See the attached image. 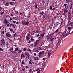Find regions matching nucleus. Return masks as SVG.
Wrapping results in <instances>:
<instances>
[{
    "label": "nucleus",
    "mask_w": 73,
    "mask_h": 73,
    "mask_svg": "<svg viewBox=\"0 0 73 73\" xmlns=\"http://www.w3.org/2000/svg\"><path fill=\"white\" fill-rule=\"evenodd\" d=\"M12 53H16V52L14 51H12Z\"/></svg>",
    "instance_id": "40"
},
{
    "label": "nucleus",
    "mask_w": 73,
    "mask_h": 73,
    "mask_svg": "<svg viewBox=\"0 0 73 73\" xmlns=\"http://www.w3.org/2000/svg\"><path fill=\"white\" fill-rule=\"evenodd\" d=\"M16 21H13V23H16Z\"/></svg>",
    "instance_id": "51"
},
{
    "label": "nucleus",
    "mask_w": 73,
    "mask_h": 73,
    "mask_svg": "<svg viewBox=\"0 0 73 73\" xmlns=\"http://www.w3.org/2000/svg\"><path fill=\"white\" fill-rule=\"evenodd\" d=\"M30 36V34L29 33L27 34V36Z\"/></svg>",
    "instance_id": "48"
},
{
    "label": "nucleus",
    "mask_w": 73,
    "mask_h": 73,
    "mask_svg": "<svg viewBox=\"0 0 73 73\" xmlns=\"http://www.w3.org/2000/svg\"><path fill=\"white\" fill-rule=\"evenodd\" d=\"M36 71L37 72V73H40V72H41V70H40L39 68H37L36 69Z\"/></svg>",
    "instance_id": "6"
},
{
    "label": "nucleus",
    "mask_w": 73,
    "mask_h": 73,
    "mask_svg": "<svg viewBox=\"0 0 73 73\" xmlns=\"http://www.w3.org/2000/svg\"><path fill=\"white\" fill-rule=\"evenodd\" d=\"M34 56H36V55H37V54L35 53L34 54Z\"/></svg>",
    "instance_id": "55"
},
{
    "label": "nucleus",
    "mask_w": 73,
    "mask_h": 73,
    "mask_svg": "<svg viewBox=\"0 0 73 73\" xmlns=\"http://www.w3.org/2000/svg\"><path fill=\"white\" fill-rule=\"evenodd\" d=\"M64 12L65 13H66L68 12V10L67 9H64Z\"/></svg>",
    "instance_id": "19"
},
{
    "label": "nucleus",
    "mask_w": 73,
    "mask_h": 73,
    "mask_svg": "<svg viewBox=\"0 0 73 73\" xmlns=\"http://www.w3.org/2000/svg\"><path fill=\"white\" fill-rule=\"evenodd\" d=\"M65 8L66 9H68V6H65Z\"/></svg>",
    "instance_id": "35"
},
{
    "label": "nucleus",
    "mask_w": 73,
    "mask_h": 73,
    "mask_svg": "<svg viewBox=\"0 0 73 73\" xmlns=\"http://www.w3.org/2000/svg\"><path fill=\"white\" fill-rule=\"evenodd\" d=\"M71 14V10H69L68 13V15Z\"/></svg>",
    "instance_id": "17"
},
{
    "label": "nucleus",
    "mask_w": 73,
    "mask_h": 73,
    "mask_svg": "<svg viewBox=\"0 0 73 73\" xmlns=\"http://www.w3.org/2000/svg\"><path fill=\"white\" fill-rule=\"evenodd\" d=\"M32 69H30L29 70V72H30V73H31V72H32Z\"/></svg>",
    "instance_id": "27"
},
{
    "label": "nucleus",
    "mask_w": 73,
    "mask_h": 73,
    "mask_svg": "<svg viewBox=\"0 0 73 73\" xmlns=\"http://www.w3.org/2000/svg\"><path fill=\"white\" fill-rule=\"evenodd\" d=\"M64 6V7H66V6L67 5V4H65L63 5Z\"/></svg>",
    "instance_id": "41"
},
{
    "label": "nucleus",
    "mask_w": 73,
    "mask_h": 73,
    "mask_svg": "<svg viewBox=\"0 0 73 73\" xmlns=\"http://www.w3.org/2000/svg\"><path fill=\"white\" fill-rule=\"evenodd\" d=\"M73 22H70L69 24V25H73Z\"/></svg>",
    "instance_id": "23"
},
{
    "label": "nucleus",
    "mask_w": 73,
    "mask_h": 73,
    "mask_svg": "<svg viewBox=\"0 0 73 73\" xmlns=\"http://www.w3.org/2000/svg\"><path fill=\"white\" fill-rule=\"evenodd\" d=\"M44 12L43 11H42L40 13V15H43V14H44Z\"/></svg>",
    "instance_id": "30"
},
{
    "label": "nucleus",
    "mask_w": 73,
    "mask_h": 73,
    "mask_svg": "<svg viewBox=\"0 0 73 73\" xmlns=\"http://www.w3.org/2000/svg\"><path fill=\"white\" fill-rule=\"evenodd\" d=\"M29 64H32V62H31V60H30L29 62Z\"/></svg>",
    "instance_id": "31"
},
{
    "label": "nucleus",
    "mask_w": 73,
    "mask_h": 73,
    "mask_svg": "<svg viewBox=\"0 0 73 73\" xmlns=\"http://www.w3.org/2000/svg\"><path fill=\"white\" fill-rule=\"evenodd\" d=\"M16 33H15L14 35V36H16Z\"/></svg>",
    "instance_id": "63"
},
{
    "label": "nucleus",
    "mask_w": 73,
    "mask_h": 73,
    "mask_svg": "<svg viewBox=\"0 0 73 73\" xmlns=\"http://www.w3.org/2000/svg\"><path fill=\"white\" fill-rule=\"evenodd\" d=\"M4 13V11L2 12L1 13V15H3Z\"/></svg>",
    "instance_id": "57"
},
{
    "label": "nucleus",
    "mask_w": 73,
    "mask_h": 73,
    "mask_svg": "<svg viewBox=\"0 0 73 73\" xmlns=\"http://www.w3.org/2000/svg\"><path fill=\"white\" fill-rule=\"evenodd\" d=\"M40 35H41V37L43 38L44 36V33H42Z\"/></svg>",
    "instance_id": "11"
},
{
    "label": "nucleus",
    "mask_w": 73,
    "mask_h": 73,
    "mask_svg": "<svg viewBox=\"0 0 73 73\" xmlns=\"http://www.w3.org/2000/svg\"><path fill=\"white\" fill-rule=\"evenodd\" d=\"M5 5H6V6H8V5H9V3H8V2H7L5 3Z\"/></svg>",
    "instance_id": "26"
},
{
    "label": "nucleus",
    "mask_w": 73,
    "mask_h": 73,
    "mask_svg": "<svg viewBox=\"0 0 73 73\" xmlns=\"http://www.w3.org/2000/svg\"><path fill=\"white\" fill-rule=\"evenodd\" d=\"M0 51H3V49H2V48H0Z\"/></svg>",
    "instance_id": "39"
},
{
    "label": "nucleus",
    "mask_w": 73,
    "mask_h": 73,
    "mask_svg": "<svg viewBox=\"0 0 73 73\" xmlns=\"http://www.w3.org/2000/svg\"><path fill=\"white\" fill-rule=\"evenodd\" d=\"M9 4L11 5H15V3L14 2H10L9 3Z\"/></svg>",
    "instance_id": "12"
},
{
    "label": "nucleus",
    "mask_w": 73,
    "mask_h": 73,
    "mask_svg": "<svg viewBox=\"0 0 73 73\" xmlns=\"http://www.w3.org/2000/svg\"><path fill=\"white\" fill-rule=\"evenodd\" d=\"M51 53H52V52L51 51H50L48 52V56H50Z\"/></svg>",
    "instance_id": "16"
},
{
    "label": "nucleus",
    "mask_w": 73,
    "mask_h": 73,
    "mask_svg": "<svg viewBox=\"0 0 73 73\" xmlns=\"http://www.w3.org/2000/svg\"><path fill=\"white\" fill-rule=\"evenodd\" d=\"M25 56H27L28 58H29V53L27 52H25Z\"/></svg>",
    "instance_id": "5"
},
{
    "label": "nucleus",
    "mask_w": 73,
    "mask_h": 73,
    "mask_svg": "<svg viewBox=\"0 0 73 73\" xmlns=\"http://www.w3.org/2000/svg\"><path fill=\"white\" fill-rule=\"evenodd\" d=\"M18 50H19V48H16L15 49V51L17 52V51H18Z\"/></svg>",
    "instance_id": "13"
},
{
    "label": "nucleus",
    "mask_w": 73,
    "mask_h": 73,
    "mask_svg": "<svg viewBox=\"0 0 73 73\" xmlns=\"http://www.w3.org/2000/svg\"><path fill=\"white\" fill-rule=\"evenodd\" d=\"M68 18L69 20H70V18L71 17V14H68Z\"/></svg>",
    "instance_id": "8"
},
{
    "label": "nucleus",
    "mask_w": 73,
    "mask_h": 73,
    "mask_svg": "<svg viewBox=\"0 0 73 73\" xmlns=\"http://www.w3.org/2000/svg\"><path fill=\"white\" fill-rule=\"evenodd\" d=\"M73 2H71L70 3V5L69 6V10H70V11H71V9H72V7H73Z\"/></svg>",
    "instance_id": "1"
},
{
    "label": "nucleus",
    "mask_w": 73,
    "mask_h": 73,
    "mask_svg": "<svg viewBox=\"0 0 73 73\" xmlns=\"http://www.w3.org/2000/svg\"><path fill=\"white\" fill-rule=\"evenodd\" d=\"M68 35H69V34H70V30L71 29V27H69L68 28Z\"/></svg>",
    "instance_id": "3"
},
{
    "label": "nucleus",
    "mask_w": 73,
    "mask_h": 73,
    "mask_svg": "<svg viewBox=\"0 0 73 73\" xmlns=\"http://www.w3.org/2000/svg\"><path fill=\"white\" fill-rule=\"evenodd\" d=\"M20 15H22V13L21 12L20 13Z\"/></svg>",
    "instance_id": "62"
},
{
    "label": "nucleus",
    "mask_w": 73,
    "mask_h": 73,
    "mask_svg": "<svg viewBox=\"0 0 73 73\" xmlns=\"http://www.w3.org/2000/svg\"><path fill=\"white\" fill-rule=\"evenodd\" d=\"M51 38V36H47L48 40H49V39H50Z\"/></svg>",
    "instance_id": "14"
},
{
    "label": "nucleus",
    "mask_w": 73,
    "mask_h": 73,
    "mask_svg": "<svg viewBox=\"0 0 73 73\" xmlns=\"http://www.w3.org/2000/svg\"><path fill=\"white\" fill-rule=\"evenodd\" d=\"M54 38H52L51 40H50V41L51 42H53V40H54Z\"/></svg>",
    "instance_id": "33"
},
{
    "label": "nucleus",
    "mask_w": 73,
    "mask_h": 73,
    "mask_svg": "<svg viewBox=\"0 0 73 73\" xmlns=\"http://www.w3.org/2000/svg\"><path fill=\"white\" fill-rule=\"evenodd\" d=\"M1 42L2 44H4V42H4V39H2L1 40Z\"/></svg>",
    "instance_id": "20"
},
{
    "label": "nucleus",
    "mask_w": 73,
    "mask_h": 73,
    "mask_svg": "<svg viewBox=\"0 0 73 73\" xmlns=\"http://www.w3.org/2000/svg\"><path fill=\"white\" fill-rule=\"evenodd\" d=\"M34 61H35L36 60H38V57H36L34 59Z\"/></svg>",
    "instance_id": "18"
},
{
    "label": "nucleus",
    "mask_w": 73,
    "mask_h": 73,
    "mask_svg": "<svg viewBox=\"0 0 73 73\" xmlns=\"http://www.w3.org/2000/svg\"><path fill=\"white\" fill-rule=\"evenodd\" d=\"M6 36L8 37H10L11 36V34L8 33H6Z\"/></svg>",
    "instance_id": "4"
},
{
    "label": "nucleus",
    "mask_w": 73,
    "mask_h": 73,
    "mask_svg": "<svg viewBox=\"0 0 73 73\" xmlns=\"http://www.w3.org/2000/svg\"><path fill=\"white\" fill-rule=\"evenodd\" d=\"M58 31H59V29H57L55 31V32L57 33V32H58Z\"/></svg>",
    "instance_id": "28"
},
{
    "label": "nucleus",
    "mask_w": 73,
    "mask_h": 73,
    "mask_svg": "<svg viewBox=\"0 0 73 73\" xmlns=\"http://www.w3.org/2000/svg\"><path fill=\"white\" fill-rule=\"evenodd\" d=\"M13 24H11L10 25V27H12V26L13 25Z\"/></svg>",
    "instance_id": "47"
},
{
    "label": "nucleus",
    "mask_w": 73,
    "mask_h": 73,
    "mask_svg": "<svg viewBox=\"0 0 73 73\" xmlns=\"http://www.w3.org/2000/svg\"><path fill=\"white\" fill-rule=\"evenodd\" d=\"M16 24H19V22H17L16 23Z\"/></svg>",
    "instance_id": "61"
},
{
    "label": "nucleus",
    "mask_w": 73,
    "mask_h": 73,
    "mask_svg": "<svg viewBox=\"0 0 73 73\" xmlns=\"http://www.w3.org/2000/svg\"><path fill=\"white\" fill-rule=\"evenodd\" d=\"M12 19L11 17H10V21H12Z\"/></svg>",
    "instance_id": "46"
},
{
    "label": "nucleus",
    "mask_w": 73,
    "mask_h": 73,
    "mask_svg": "<svg viewBox=\"0 0 73 73\" xmlns=\"http://www.w3.org/2000/svg\"><path fill=\"white\" fill-rule=\"evenodd\" d=\"M26 68H28V66H26Z\"/></svg>",
    "instance_id": "59"
},
{
    "label": "nucleus",
    "mask_w": 73,
    "mask_h": 73,
    "mask_svg": "<svg viewBox=\"0 0 73 73\" xmlns=\"http://www.w3.org/2000/svg\"><path fill=\"white\" fill-rule=\"evenodd\" d=\"M65 14H66V13H65L64 12V11H63L62 13V15H65Z\"/></svg>",
    "instance_id": "24"
},
{
    "label": "nucleus",
    "mask_w": 73,
    "mask_h": 73,
    "mask_svg": "<svg viewBox=\"0 0 73 73\" xmlns=\"http://www.w3.org/2000/svg\"><path fill=\"white\" fill-rule=\"evenodd\" d=\"M35 8H37V5H35Z\"/></svg>",
    "instance_id": "32"
},
{
    "label": "nucleus",
    "mask_w": 73,
    "mask_h": 73,
    "mask_svg": "<svg viewBox=\"0 0 73 73\" xmlns=\"http://www.w3.org/2000/svg\"><path fill=\"white\" fill-rule=\"evenodd\" d=\"M56 9V8H54L52 9L53 11H54Z\"/></svg>",
    "instance_id": "50"
},
{
    "label": "nucleus",
    "mask_w": 73,
    "mask_h": 73,
    "mask_svg": "<svg viewBox=\"0 0 73 73\" xmlns=\"http://www.w3.org/2000/svg\"><path fill=\"white\" fill-rule=\"evenodd\" d=\"M21 58H23V57H25V56H24V54H22L21 55Z\"/></svg>",
    "instance_id": "22"
},
{
    "label": "nucleus",
    "mask_w": 73,
    "mask_h": 73,
    "mask_svg": "<svg viewBox=\"0 0 73 73\" xmlns=\"http://www.w3.org/2000/svg\"><path fill=\"white\" fill-rule=\"evenodd\" d=\"M10 31L11 32H13V30H12V28H9Z\"/></svg>",
    "instance_id": "25"
},
{
    "label": "nucleus",
    "mask_w": 73,
    "mask_h": 73,
    "mask_svg": "<svg viewBox=\"0 0 73 73\" xmlns=\"http://www.w3.org/2000/svg\"><path fill=\"white\" fill-rule=\"evenodd\" d=\"M31 41L33 42L34 41V39H33V37L32 36L31 38Z\"/></svg>",
    "instance_id": "10"
},
{
    "label": "nucleus",
    "mask_w": 73,
    "mask_h": 73,
    "mask_svg": "<svg viewBox=\"0 0 73 73\" xmlns=\"http://www.w3.org/2000/svg\"><path fill=\"white\" fill-rule=\"evenodd\" d=\"M21 52H22V51H21V50H19V51L18 53H21Z\"/></svg>",
    "instance_id": "45"
},
{
    "label": "nucleus",
    "mask_w": 73,
    "mask_h": 73,
    "mask_svg": "<svg viewBox=\"0 0 73 73\" xmlns=\"http://www.w3.org/2000/svg\"><path fill=\"white\" fill-rule=\"evenodd\" d=\"M21 63L22 64H25V63H24V60L22 61Z\"/></svg>",
    "instance_id": "29"
},
{
    "label": "nucleus",
    "mask_w": 73,
    "mask_h": 73,
    "mask_svg": "<svg viewBox=\"0 0 73 73\" xmlns=\"http://www.w3.org/2000/svg\"><path fill=\"white\" fill-rule=\"evenodd\" d=\"M52 8V6H50V9H51Z\"/></svg>",
    "instance_id": "53"
},
{
    "label": "nucleus",
    "mask_w": 73,
    "mask_h": 73,
    "mask_svg": "<svg viewBox=\"0 0 73 73\" xmlns=\"http://www.w3.org/2000/svg\"><path fill=\"white\" fill-rule=\"evenodd\" d=\"M38 42H39V40H37V41H36L35 42V46H36L37 44H38Z\"/></svg>",
    "instance_id": "7"
},
{
    "label": "nucleus",
    "mask_w": 73,
    "mask_h": 73,
    "mask_svg": "<svg viewBox=\"0 0 73 73\" xmlns=\"http://www.w3.org/2000/svg\"><path fill=\"white\" fill-rule=\"evenodd\" d=\"M29 24V22H27L25 23V25H28Z\"/></svg>",
    "instance_id": "15"
},
{
    "label": "nucleus",
    "mask_w": 73,
    "mask_h": 73,
    "mask_svg": "<svg viewBox=\"0 0 73 73\" xmlns=\"http://www.w3.org/2000/svg\"><path fill=\"white\" fill-rule=\"evenodd\" d=\"M26 38L27 40H28L29 39V36H27Z\"/></svg>",
    "instance_id": "21"
},
{
    "label": "nucleus",
    "mask_w": 73,
    "mask_h": 73,
    "mask_svg": "<svg viewBox=\"0 0 73 73\" xmlns=\"http://www.w3.org/2000/svg\"><path fill=\"white\" fill-rule=\"evenodd\" d=\"M8 44H9V43H7L6 44V45H7V47H8Z\"/></svg>",
    "instance_id": "49"
},
{
    "label": "nucleus",
    "mask_w": 73,
    "mask_h": 73,
    "mask_svg": "<svg viewBox=\"0 0 73 73\" xmlns=\"http://www.w3.org/2000/svg\"><path fill=\"white\" fill-rule=\"evenodd\" d=\"M72 0H66V2L68 3H69V2H72Z\"/></svg>",
    "instance_id": "9"
},
{
    "label": "nucleus",
    "mask_w": 73,
    "mask_h": 73,
    "mask_svg": "<svg viewBox=\"0 0 73 73\" xmlns=\"http://www.w3.org/2000/svg\"><path fill=\"white\" fill-rule=\"evenodd\" d=\"M39 36H40V35L39 34H38L37 35V37H39Z\"/></svg>",
    "instance_id": "54"
},
{
    "label": "nucleus",
    "mask_w": 73,
    "mask_h": 73,
    "mask_svg": "<svg viewBox=\"0 0 73 73\" xmlns=\"http://www.w3.org/2000/svg\"><path fill=\"white\" fill-rule=\"evenodd\" d=\"M7 27H9V24H7L6 25Z\"/></svg>",
    "instance_id": "60"
},
{
    "label": "nucleus",
    "mask_w": 73,
    "mask_h": 73,
    "mask_svg": "<svg viewBox=\"0 0 73 73\" xmlns=\"http://www.w3.org/2000/svg\"><path fill=\"white\" fill-rule=\"evenodd\" d=\"M42 3H43L42 5H44L45 4V1H43Z\"/></svg>",
    "instance_id": "44"
},
{
    "label": "nucleus",
    "mask_w": 73,
    "mask_h": 73,
    "mask_svg": "<svg viewBox=\"0 0 73 73\" xmlns=\"http://www.w3.org/2000/svg\"><path fill=\"white\" fill-rule=\"evenodd\" d=\"M10 16H12V17L14 16V15H13V14H10Z\"/></svg>",
    "instance_id": "38"
},
{
    "label": "nucleus",
    "mask_w": 73,
    "mask_h": 73,
    "mask_svg": "<svg viewBox=\"0 0 73 73\" xmlns=\"http://www.w3.org/2000/svg\"><path fill=\"white\" fill-rule=\"evenodd\" d=\"M2 33H3V34H4V33H5L4 31H2Z\"/></svg>",
    "instance_id": "58"
},
{
    "label": "nucleus",
    "mask_w": 73,
    "mask_h": 73,
    "mask_svg": "<svg viewBox=\"0 0 73 73\" xmlns=\"http://www.w3.org/2000/svg\"><path fill=\"white\" fill-rule=\"evenodd\" d=\"M50 17H49V16H48L47 17V19H49V18Z\"/></svg>",
    "instance_id": "43"
},
{
    "label": "nucleus",
    "mask_w": 73,
    "mask_h": 73,
    "mask_svg": "<svg viewBox=\"0 0 73 73\" xmlns=\"http://www.w3.org/2000/svg\"><path fill=\"white\" fill-rule=\"evenodd\" d=\"M66 33V31H65L64 32V33L63 34H62V35H63V36H64V35H65V34Z\"/></svg>",
    "instance_id": "36"
},
{
    "label": "nucleus",
    "mask_w": 73,
    "mask_h": 73,
    "mask_svg": "<svg viewBox=\"0 0 73 73\" xmlns=\"http://www.w3.org/2000/svg\"><path fill=\"white\" fill-rule=\"evenodd\" d=\"M26 50L27 49L25 48L23 49L24 51H26Z\"/></svg>",
    "instance_id": "42"
},
{
    "label": "nucleus",
    "mask_w": 73,
    "mask_h": 73,
    "mask_svg": "<svg viewBox=\"0 0 73 73\" xmlns=\"http://www.w3.org/2000/svg\"><path fill=\"white\" fill-rule=\"evenodd\" d=\"M31 50L30 49H28V52H30V51H31Z\"/></svg>",
    "instance_id": "64"
},
{
    "label": "nucleus",
    "mask_w": 73,
    "mask_h": 73,
    "mask_svg": "<svg viewBox=\"0 0 73 73\" xmlns=\"http://www.w3.org/2000/svg\"><path fill=\"white\" fill-rule=\"evenodd\" d=\"M12 27L13 28H15V25H13Z\"/></svg>",
    "instance_id": "37"
},
{
    "label": "nucleus",
    "mask_w": 73,
    "mask_h": 73,
    "mask_svg": "<svg viewBox=\"0 0 73 73\" xmlns=\"http://www.w3.org/2000/svg\"><path fill=\"white\" fill-rule=\"evenodd\" d=\"M44 51H42V52H40L38 56L39 57H41L42 55H43V54H44Z\"/></svg>",
    "instance_id": "2"
},
{
    "label": "nucleus",
    "mask_w": 73,
    "mask_h": 73,
    "mask_svg": "<svg viewBox=\"0 0 73 73\" xmlns=\"http://www.w3.org/2000/svg\"><path fill=\"white\" fill-rule=\"evenodd\" d=\"M42 60L43 61H45V60H46V59L45 58H43Z\"/></svg>",
    "instance_id": "52"
},
{
    "label": "nucleus",
    "mask_w": 73,
    "mask_h": 73,
    "mask_svg": "<svg viewBox=\"0 0 73 73\" xmlns=\"http://www.w3.org/2000/svg\"><path fill=\"white\" fill-rule=\"evenodd\" d=\"M38 40H41V37H39L38 38Z\"/></svg>",
    "instance_id": "56"
},
{
    "label": "nucleus",
    "mask_w": 73,
    "mask_h": 73,
    "mask_svg": "<svg viewBox=\"0 0 73 73\" xmlns=\"http://www.w3.org/2000/svg\"><path fill=\"white\" fill-rule=\"evenodd\" d=\"M38 49V50H41V47H39Z\"/></svg>",
    "instance_id": "34"
}]
</instances>
